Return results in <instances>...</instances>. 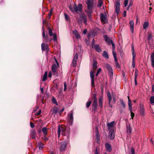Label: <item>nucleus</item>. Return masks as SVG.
<instances>
[{"mask_svg": "<svg viewBox=\"0 0 154 154\" xmlns=\"http://www.w3.org/2000/svg\"><path fill=\"white\" fill-rule=\"evenodd\" d=\"M94 0H86V2L88 10L85 11L89 20H92V14L93 12V8L94 7Z\"/></svg>", "mask_w": 154, "mask_h": 154, "instance_id": "nucleus-1", "label": "nucleus"}, {"mask_svg": "<svg viewBox=\"0 0 154 154\" xmlns=\"http://www.w3.org/2000/svg\"><path fill=\"white\" fill-rule=\"evenodd\" d=\"M62 134L64 136V138L66 140H69V134L70 133V128L69 127H66L65 126L60 127Z\"/></svg>", "mask_w": 154, "mask_h": 154, "instance_id": "nucleus-2", "label": "nucleus"}, {"mask_svg": "<svg viewBox=\"0 0 154 154\" xmlns=\"http://www.w3.org/2000/svg\"><path fill=\"white\" fill-rule=\"evenodd\" d=\"M94 93L91 96V100H93V102L92 105V111L95 113L97 109L98 106L97 102V97L96 93L93 92Z\"/></svg>", "mask_w": 154, "mask_h": 154, "instance_id": "nucleus-3", "label": "nucleus"}, {"mask_svg": "<svg viewBox=\"0 0 154 154\" xmlns=\"http://www.w3.org/2000/svg\"><path fill=\"white\" fill-rule=\"evenodd\" d=\"M73 9L71 5L69 6V8L70 10L73 13L75 12L77 13H78V11L81 12L83 11V5L82 4H79L77 6V5L75 3L73 6Z\"/></svg>", "mask_w": 154, "mask_h": 154, "instance_id": "nucleus-4", "label": "nucleus"}, {"mask_svg": "<svg viewBox=\"0 0 154 154\" xmlns=\"http://www.w3.org/2000/svg\"><path fill=\"white\" fill-rule=\"evenodd\" d=\"M103 38L105 41L109 45H112V48L114 47L115 45L113 43L112 38L110 37L107 36V35H104L103 36Z\"/></svg>", "mask_w": 154, "mask_h": 154, "instance_id": "nucleus-5", "label": "nucleus"}, {"mask_svg": "<svg viewBox=\"0 0 154 154\" xmlns=\"http://www.w3.org/2000/svg\"><path fill=\"white\" fill-rule=\"evenodd\" d=\"M69 140H66L60 143L61 146H60V151H63L66 150Z\"/></svg>", "mask_w": 154, "mask_h": 154, "instance_id": "nucleus-6", "label": "nucleus"}, {"mask_svg": "<svg viewBox=\"0 0 154 154\" xmlns=\"http://www.w3.org/2000/svg\"><path fill=\"white\" fill-rule=\"evenodd\" d=\"M105 65L106 69H107L109 75L111 78L113 77V71L112 69L111 66L108 63L105 64Z\"/></svg>", "mask_w": 154, "mask_h": 154, "instance_id": "nucleus-7", "label": "nucleus"}, {"mask_svg": "<svg viewBox=\"0 0 154 154\" xmlns=\"http://www.w3.org/2000/svg\"><path fill=\"white\" fill-rule=\"evenodd\" d=\"M49 35L50 36H53V39L54 41H57V35L55 33H53L52 30L50 27H48Z\"/></svg>", "mask_w": 154, "mask_h": 154, "instance_id": "nucleus-8", "label": "nucleus"}, {"mask_svg": "<svg viewBox=\"0 0 154 154\" xmlns=\"http://www.w3.org/2000/svg\"><path fill=\"white\" fill-rule=\"evenodd\" d=\"M139 113L140 115L143 117L145 115V109L144 105L142 104H140L139 106Z\"/></svg>", "mask_w": 154, "mask_h": 154, "instance_id": "nucleus-9", "label": "nucleus"}, {"mask_svg": "<svg viewBox=\"0 0 154 154\" xmlns=\"http://www.w3.org/2000/svg\"><path fill=\"white\" fill-rule=\"evenodd\" d=\"M95 131V136L96 137L95 140L97 143H100V135L99 132L97 127L96 128Z\"/></svg>", "mask_w": 154, "mask_h": 154, "instance_id": "nucleus-10", "label": "nucleus"}, {"mask_svg": "<svg viewBox=\"0 0 154 154\" xmlns=\"http://www.w3.org/2000/svg\"><path fill=\"white\" fill-rule=\"evenodd\" d=\"M69 120L68 123L69 125H72L73 124V113L71 111V112L70 113L68 116Z\"/></svg>", "mask_w": 154, "mask_h": 154, "instance_id": "nucleus-11", "label": "nucleus"}, {"mask_svg": "<svg viewBox=\"0 0 154 154\" xmlns=\"http://www.w3.org/2000/svg\"><path fill=\"white\" fill-rule=\"evenodd\" d=\"M55 61L56 62V63L57 65V66L55 64H53L52 66V71L53 73H55L56 71V69H57L58 68V67L59 66V63H58L57 60H56V59L55 58Z\"/></svg>", "mask_w": 154, "mask_h": 154, "instance_id": "nucleus-12", "label": "nucleus"}, {"mask_svg": "<svg viewBox=\"0 0 154 154\" xmlns=\"http://www.w3.org/2000/svg\"><path fill=\"white\" fill-rule=\"evenodd\" d=\"M120 0L117 1L116 2V9L115 11L117 15H118L120 10Z\"/></svg>", "mask_w": 154, "mask_h": 154, "instance_id": "nucleus-13", "label": "nucleus"}, {"mask_svg": "<svg viewBox=\"0 0 154 154\" xmlns=\"http://www.w3.org/2000/svg\"><path fill=\"white\" fill-rule=\"evenodd\" d=\"M109 138L111 140L114 139L115 137L114 131L113 129L110 130L108 135Z\"/></svg>", "mask_w": 154, "mask_h": 154, "instance_id": "nucleus-14", "label": "nucleus"}, {"mask_svg": "<svg viewBox=\"0 0 154 154\" xmlns=\"http://www.w3.org/2000/svg\"><path fill=\"white\" fill-rule=\"evenodd\" d=\"M52 114L55 115L59 112V109L58 107L56 106H54L52 109L51 111Z\"/></svg>", "mask_w": 154, "mask_h": 154, "instance_id": "nucleus-15", "label": "nucleus"}, {"mask_svg": "<svg viewBox=\"0 0 154 154\" xmlns=\"http://www.w3.org/2000/svg\"><path fill=\"white\" fill-rule=\"evenodd\" d=\"M100 20L102 22H104L105 23H106V22H107V21L106 20H106V17L103 13H101L100 15Z\"/></svg>", "mask_w": 154, "mask_h": 154, "instance_id": "nucleus-16", "label": "nucleus"}, {"mask_svg": "<svg viewBox=\"0 0 154 154\" xmlns=\"http://www.w3.org/2000/svg\"><path fill=\"white\" fill-rule=\"evenodd\" d=\"M105 147L106 151L109 152L111 151L112 149L111 145L108 143H106L105 144Z\"/></svg>", "mask_w": 154, "mask_h": 154, "instance_id": "nucleus-17", "label": "nucleus"}, {"mask_svg": "<svg viewBox=\"0 0 154 154\" xmlns=\"http://www.w3.org/2000/svg\"><path fill=\"white\" fill-rule=\"evenodd\" d=\"M129 24L130 25V29L131 32L132 33H134V21L132 20H131L129 21Z\"/></svg>", "mask_w": 154, "mask_h": 154, "instance_id": "nucleus-18", "label": "nucleus"}, {"mask_svg": "<svg viewBox=\"0 0 154 154\" xmlns=\"http://www.w3.org/2000/svg\"><path fill=\"white\" fill-rule=\"evenodd\" d=\"M138 74V71L137 69H135V78H134V81H135V85L136 86L137 85V77Z\"/></svg>", "mask_w": 154, "mask_h": 154, "instance_id": "nucleus-19", "label": "nucleus"}, {"mask_svg": "<svg viewBox=\"0 0 154 154\" xmlns=\"http://www.w3.org/2000/svg\"><path fill=\"white\" fill-rule=\"evenodd\" d=\"M94 48L96 51L98 52H100L102 51L101 48L98 44H95L94 45Z\"/></svg>", "mask_w": 154, "mask_h": 154, "instance_id": "nucleus-20", "label": "nucleus"}, {"mask_svg": "<svg viewBox=\"0 0 154 154\" xmlns=\"http://www.w3.org/2000/svg\"><path fill=\"white\" fill-rule=\"evenodd\" d=\"M42 35L43 40H45V42L48 43V41L49 38L48 35V34L45 35V32H42Z\"/></svg>", "mask_w": 154, "mask_h": 154, "instance_id": "nucleus-21", "label": "nucleus"}, {"mask_svg": "<svg viewBox=\"0 0 154 154\" xmlns=\"http://www.w3.org/2000/svg\"><path fill=\"white\" fill-rule=\"evenodd\" d=\"M126 129L127 133H129V134H131V133L132 128L131 127L130 124L129 123L126 124Z\"/></svg>", "mask_w": 154, "mask_h": 154, "instance_id": "nucleus-22", "label": "nucleus"}, {"mask_svg": "<svg viewBox=\"0 0 154 154\" xmlns=\"http://www.w3.org/2000/svg\"><path fill=\"white\" fill-rule=\"evenodd\" d=\"M154 52L152 53L151 55V59L152 66L154 68Z\"/></svg>", "mask_w": 154, "mask_h": 154, "instance_id": "nucleus-23", "label": "nucleus"}, {"mask_svg": "<svg viewBox=\"0 0 154 154\" xmlns=\"http://www.w3.org/2000/svg\"><path fill=\"white\" fill-rule=\"evenodd\" d=\"M44 145L41 142H38V143L37 147L39 150H42L44 148Z\"/></svg>", "mask_w": 154, "mask_h": 154, "instance_id": "nucleus-24", "label": "nucleus"}, {"mask_svg": "<svg viewBox=\"0 0 154 154\" xmlns=\"http://www.w3.org/2000/svg\"><path fill=\"white\" fill-rule=\"evenodd\" d=\"M36 133L35 130H33L31 131L30 133V135L31 136V138L32 139H34L35 138L36 135Z\"/></svg>", "mask_w": 154, "mask_h": 154, "instance_id": "nucleus-25", "label": "nucleus"}, {"mask_svg": "<svg viewBox=\"0 0 154 154\" xmlns=\"http://www.w3.org/2000/svg\"><path fill=\"white\" fill-rule=\"evenodd\" d=\"M131 51L133 56L132 60H135L136 54L134 52V47L133 44H132V45H131Z\"/></svg>", "mask_w": 154, "mask_h": 154, "instance_id": "nucleus-26", "label": "nucleus"}, {"mask_svg": "<svg viewBox=\"0 0 154 154\" xmlns=\"http://www.w3.org/2000/svg\"><path fill=\"white\" fill-rule=\"evenodd\" d=\"M103 97H100L99 99V105L100 108H102L103 107Z\"/></svg>", "mask_w": 154, "mask_h": 154, "instance_id": "nucleus-27", "label": "nucleus"}, {"mask_svg": "<svg viewBox=\"0 0 154 154\" xmlns=\"http://www.w3.org/2000/svg\"><path fill=\"white\" fill-rule=\"evenodd\" d=\"M42 131L44 134V135H48V128L45 127H44L42 128Z\"/></svg>", "mask_w": 154, "mask_h": 154, "instance_id": "nucleus-28", "label": "nucleus"}, {"mask_svg": "<svg viewBox=\"0 0 154 154\" xmlns=\"http://www.w3.org/2000/svg\"><path fill=\"white\" fill-rule=\"evenodd\" d=\"M102 56L103 57H104L107 59H108L109 58V56L108 54V53H107V52L105 51H104L103 52V53L102 54Z\"/></svg>", "mask_w": 154, "mask_h": 154, "instance_id": "nucleus-29", "label": "nucleus"}, {"mask_svg": "<svg viewBox=\"0 0 154 154\" xmlns=\"http://www.w3.org/2000/svg\"><path fill=\"white\" fill-rule=\"evenodd\" d=\"M81 17H82V20H83V23H85V25H87V20L86 17L85 16V15H82Z\"/></svg>", "mask_w": 154, "mask_h": 154, "instance_id": "nucleus-30", "label": "nucleus"}, {"mask_svg": "<svg viewBox=\"0 0 154 154\" xmlns=\"http://www.w3.org/2000/svg\"><path fill=\"white\" fill-rule=\"evenodd\" d=\"M47 75L48 72L47 71H46L45 72L43 77L42 79L43 81H45L46 80L47 78Z\"/></svg>", "mask_w": 154, "mask_h": 154, "instance_id": "nucleus-31", "label": "nucleus"}, {"mask_svg": "<svg viewBox=\"0 0 154 154\" xmlns=\"http://www.w3.org/2000/svg\"><path fill=\"white\" fill-rule=\"evenodd\" d=\"M149 25V23L148 22H145L143 25V29H146L148 26Z\"/></svg>", "mask_w": 154, "mask_h": 154, "instance_id": "nucleus-32", "label": "nucleus"}, {"mask_svg": "<svg viewBox=\"0 0 154 154\" xmlns=\"http://www.w3.org/2000/svg\"><path fill=\"white\" fill-rule=\"evenodd\" d=\"M119 101L120 102L121 105L122 106L123 108H125L126 107V105L122 99H120Z\"/></svg>", "mask_w": 154, "mask_h": 154, "instance_id": "nucleus-33", "label": "nucleus"}, {"mask_svg": "<svg viewBox=\"0 0 154 154\" xmlns=\"http://www.w3.org/2000/svg\"><path fill=\"white\" fill-rule=\"evenodd\" d=\"M103 3L102 0H98L97 4V7H100Z\"/></svg>", "mask_w": 154, "mask_h": 154, "instance_id": "nucleus-34", "label": "nucleus"}, {"mask_svg": "<svg viewBox=\"0 0 154 154\" xmlns=\"http://www.w3.org/2000/svg\"><path fill=\"white\" fill-rule=\"evenodd\" d=\"M114 123V121H112L110 123H108L107 124V126L108 127H113Z\"/></svg>", "mask_w": 154, "mask_h": 154, "instance_id": "nucleus-35", "label": "nucleus"}, {"mask_svg": "<svg viewBox=\"0 0 154 154\" xmlns=\"http://www.w3.org/2000/svg\"><path fill=\"white\" fill-rule=\"evenodd\" d=\"M152 36L151 33L149 34L147 36V40L148 41H150L152 40L153 38H152Z\"/></svg>", "mask_w": 154, "mask_h": 154, "instance_id": "nucleus-36", "label": "nucleus"}, {"mask_svg": "<svg viewBox=\"0 0 154 154\" xmlns=\"http://www.w3.org/2000/svg\"><path fill=\"white\" fill-rule=\"evenodd\" d=\"M46 44L42 43L41 45L42 50V51H45L46 50L45 46Z\"/></svg>", "mask_w": 154, "mask_h": 154, "instance_id": "nucleus-37", "label": "nucleus"}, {"mask_svg": "<svg viewBox=\"0 0 154 154\" xmlns=\"http://www.w3.org/2000/svg\"><path fill=\"white\" fill-rule=\"evenodd\" d=\"M115 48H116L115 46H114V47L112 48V54H113L114 57H116V52L115 51Z\"/></svg>", "mask_w": 154, "mask_h": 154, "instance_id": "nucleus-38", "label": "nucleus"}, {"mask_svg": "<svg viewBox=\"0 0 154 154\" xmlns=\"http://www.w3.org/2000/svg\"><path fill=\"white\" fill-rule=\"evenodd\" d=\"M60 125H59L58 126V131H57V133L58 134V137L59 138L60 137Z\"/></svg>", "mask_w": 154, "mask_h": 154, "instance_id": "nucleus-39", "label": "nucleus"}, {"mask_svg": "<svg viewBox=\"0 0 154 154\" xmlns=\"http://www.w3.org/2000/svg\"><path fill=\"white\" fill-rule=\"evenodd\" d=\"M91 100L87 102L86 104V106L87 108H88L90 106L91 104Z\"/></svg>", "mask_w": 154, "mask_h": 154, "instance_id": "nucleus-40", "label": "nucleus"}, {"mask_svg": "<svg viewBox=\"0 0 154 154\" xmlns=\"http://www.w3.org/2000/svg\"><path fill=\"white\" fill-rule=\"evenodd\" d=\"M64 16H65V19L67 21H68L70 20V19H69L70 17L67 14L65 13L64 14Z\"/></svg>", "mask_w": 154, "mask_h": 154, "instance_id": "nucleus-41", "label": "nucleus"}, {"mask_svg": "<svg viewBox=\"0 0 154 154\" xmlns=\"http://www.w3.org/2000/svg\"><path fill=\"white\" fill-rule=\"evenodd\" d=\"M52 101L53 103H55L56 104V105H57L58 104L57 103V102L55 98L54 97H52Z\"/></svg>", "mask_w": 154, "mask_h": 154, "instance_id": "nucleus-42", "label": "nucleus"}, {"mask_svg": "<svg viewBox=\"0 0 154 154\" xmlns=\"http://www.w3.org/2000/svg\"><path fill=\"white\" fill-rule=\"evenodd\" d=\"M150 103L151 104H154V96H152L150 98Z\"/></svg>", "mask_w": 154, "mask_h": 154, "instance_id": "nucleus-43", "label": "nucleus"}, {"mask_svg": "<svg viewBox=\"0 0 154 154\" xmlns=\"http://www.w3.org/2000/svg\"><path fill=\"white\" fill-rule=\"evenodd\" d=\"M53 11V8H51V9L50 13L48 14V18L49 19H50L51 17V15L52 14V12Z\"/></svg>", "mask_w": 154, "mask_h": 154, "instance_id": "nucleus-44", "label": "nucleus"}, {"mask_svg": "<svg viewBox=\"0 0 154 154\" xmlns=\"http://www.w3.org/2000/svg\"><path fill=\"white\" fill-rule=\"evenodd\" d=\"M94 75L93 71L90 72V77L91 79H94Z\"/></svg>", "mask_w": 154, "mask_h": 154, "instance_id": "nucleus-45", "label": "nucleus"}, {"mask_svg": "<svg viewBox=\"0 0 154 154\" xmlns=\"http://www.w3.org/2000/svg\"><path fill=\"white\" fill-rule=\"evenodd\" d=\"M47 135H44L43 137L42 138V139L44 140L45 142H46L49 140L48 138L46 137Z\"/></svg>", "mask_w": 154, "mask_h": 154, "instance_id": "nucleus-46", "label": "nucleus"}, {"mask_svg": "<svg viewBox=\"0 0 154 154\" xmlns=\"http://www.w3.org/2000/svg\"><path fill=\"white\" fill-rule=\"evenodd\" d=\"M77 61V60H72V66L73 67H76Z\"/></svg>", "mask_w": 154, "mask_h": 154, "instance_id": "nucleus-47", "label": "nucleus"}, {"mask_svg": "<svg viewBox=\"0 0 154 154\" xmlns=\"http://www.w3.org/2000/svg\"><path fill=\"white\" fill-rule=\"evenodd\" d=\"M108 100H109V106L111 108H112V104H111V100L112 99V98H108Z\"/></svg>", "mask_w": 154, "mask_h": 154, "instance_id": "nucleus-48", "label": "nucleus"}, {"mask_svg": "<svg viewBox=\"0 0 154 154\" xmlns=\"http://www.w3.org/2000/svg\"><path fill=\"white\" fill-rule=\"evenodd\" d=\"M128 106H132V103L131 101L129 98V96H128Z\"/></svg>", "mask_w": 154, "mask_h": 154, "instance_id": "nucleus-49", "label": "nucleus"}, {"mask_svg": "<svg viewBox=\"0 0 154 154\" xmlns=\"http://www.w3.org/2000/svg\"><path fill=\"white\" fill-rule=\"evenodd\" d=\"M97 62L95 61H94L93 64V67L94 68H97Z\"/></svg>", "mask_w": 154, "mask_h": 154, "instance_id": "nucleus-50", "label": "nucleus"}, {"mask_svg": "<svg viewBox=\"0 0 154 154\" xmlns=\"http://www.w3.org/2000/svg\"><path fill=\"white\" fill-rule=\"evenodd\" d=\"M78 58V54L76 53L74 55L73 60H77Z\"/></svg>", "mask_w": 154, "mask_h": 154, "instance_id": "nucleus-51", "label": "nucleus"}, {"mask_svg": "<svg viewBox=\"0 0 154 154\" xmlns=\"http://www.w3.org/2000/svg\"><path fill=\"white\" fill-rule=\"evenodd\" d=\"M107 95L108 98H112L111 94V93L109 91H107Z\"/></svg>", "mask_w": 154, "mask_h": 154, "instance_id": "nucleus-52", "label": "nucleus"}, {"mask_svg": "<svg viewBox=\"0 0 154 154\" xmlns=\"http://www.w3.org/2000/svg\"><path fill=\"white\" fill-rule=\"evenodd\" d=\"M116 66L118 69H120L121 68L120 65H119L118 62H116L115 63Z\"/></svg>", "mask_w": 154, "mask_h": 154, "instance_id": "nucleus-53", "label": "nucleus"}, {"mask_svg": "<svg viewBox=\"0 0 154 154\" xmlns=\"http://www.w3.org/2000/svg\"><path fill=\"white\" fill-rule=\"evenodd\" d=\"M76 31L77 32V30H76ZM75 36L76 38L78 39H79L80 38V35H79V34L78 33V32H77V33L75 34Z\"/></svg>", "mask_w": 154, "mask_h": 154, "instance_id": "nucleus-54", "label": "nucleus"}, {"mask_svg": "<svg viewBox=\"0 0 154 154\" xmlns=\"http://www.w3.org/2000/svg\"><path fill=\"white\" fill-rule=\"evenodd\" d=\"M152 42H151L150 41L149 42V45H150V47H151L152 49H153L154 47V45L152 44Z\"/></svg>", "mask_w": 154, "mask_h": 154, "instance_id": "nucleus-55", "label": "nucleus"}, {"mask_svg": "<svg viewBox=\"0 0 154 154\" xmlns=\"http://www.w3.org/2000/svg\"><path fill=\"white\" fill-rule=\"evenodd\" d=\"M46 50V52L48 53V51H49V48L48 47V44L45 45V46Z\"/></svg>", "mask_w": 154, "mask_h": 154, "instance_id": "nucleus-56", "label": "nucleus"}, {"mask_svg": "<svg viewBox=\"0 0 154 154\" xmlns=\"http://www.w3.org/2000/svg\"><path fill=\"white\" fill-rule=\"evenodd\" d=\"M37 133L38 135L41 136L42 134V130L40 128L37 130Z\"/></svg>", "mask_w": 154, "mask_h": 154, "instance_id": "nucleus-57", "label": "nucleus"}, {"mask_svg": "<svg viewBox=\"0 0 154 154\" xmlns=\"http://www.w3.org/2000/svg\"><path fill=\"white\" fill-rule=\"evenodd\" d=\"M135 66V60H132V67L133 68H134Z\"/></svg>", "mask_w": 154, "mask_h": 154, "instance_id": "nucleus-58", "label": "nucleus"}, {"mask_svg": "<svg viewBox=\"0 0 154 154\" xmlns=\"http://www.w3.org/2000/svg\"><path fill=\"white\" fill-rule=\"evenodd\" d=\"M130 112L131 119H134V114L132 111Z\"/></svg>", "mask_w": 154, "mask_h": 154, "instance_id": "nucleus-59", "label": "nucleus"}, {"mask_svg": "<svg viewBox=\"0 0 154 154\" xmlns=\"http://www.w3.org/2000/svg\"><path fill=\"white\" fill-rule=\"evenodd\" d=\"M128 0H125L124 1V6L125 7H126L128 5Z\"/></svg>", "mask_w": 154, "mask_h": 154, "instance_id": "nucleus-60", "label": "nucleus"}, {"mask_svg": "<svg viewBox=\"0 0 154 154\" xmlns=\"http://www.w3.org/2000/svg\"><path fill=\"white\" fill-rule=\"evenodd\" d=\"M91 84L92 86L94 87L95 86V83L94 82V79H91Z\"/></svg>", "mask_w": 154, "mask_h": 154, "instance_id": "nucleus-61", "label": "nucleus"}, {"mask_svg": "<svg viewBox=\"0 0 154 154\" xmlns=\"http://www.w3.org/2000/svg\"><path fill=\"white\" fill-rule=\"evenodd\" d=\"M133 4V2L132 0H130V2L128 6V8H129L130 6H131Z\"/></svg>", "mask_w": 154, "mask_h": 154, "instance_id": "nucleus-62", "label": "nucleus"}, {"mask_svg": "<svg viewBox=\"0 0 154 154\" xmlns=\"http://www.w3.org/2000/svg\"><path fill=\"white\" fill-rule=\"evenodd\" d=\"M131 154H135V150L133 147L131 148Z\"/></svg>", "mask_w": 154, "mask_h": 154, "instance_id": "nucleus-63", "label": "nucleus"}, {"mask_svg": "<svg viewBox=\"0 0 154 154\" xmlns=\"http://www.w3.org/2000/svg\"><path fill=\"white\" fill-rule=\"evenodd\" d=\"M64 107H63V108L61 109L60 111H59V115H61V113L63 112V111H64Z\"/></svg>", "mask_w": 154, "mask_h": 154, "instance_id": "nucleus-64", "label": "nucleus"}]
</instances>
